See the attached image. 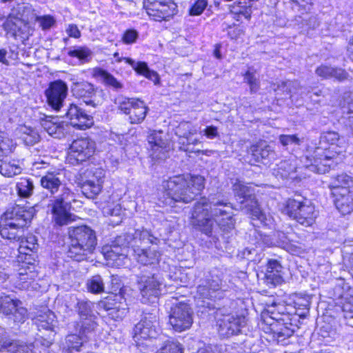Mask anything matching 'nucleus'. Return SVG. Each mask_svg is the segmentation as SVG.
Instances as JSON below:
<instances>
[{
  "label": "nucleus",
  "mask_w": 353,
  "mask_h": 353,
  "mask_svg": "<svg viewBox=\"0 0 353 353\" xmlns=\"http://www.w3.org/2000/svg\"><path fill=\"white\" fill-rule=\"evenodd\" d=\"M12 319L14 323H23L28 319V310L23 306L22 302L13 311V313L8 316Z\"/></svg>",
  "instance_id": "09e8293b"
},
{
  "label": "nucleus",
  "mask_w": 353,
  "mask_h": 353,
  "mask_svg": "<svg viewBox=\"0 0 353 353\" xmlns=\"http://www.w3.org/2000/svg\"><path fill=\"white\" fill-rule=\"evenodd\" d=\"M252 156L256 162L269 163L275 159V152L265 141L258 143L250 148Z\"/></svg>",
  "instance_id": "5701e85b"
},
{
  "label": "nucleus",
  "mask_w": 353,
  "mask_h": 353,
  "mask_svg": "<svg viewBox=\"0 0 353 353\" xmlns=\"http://www.w3.org/2000/svg\"><path fill=\"white\" fill-rule=\"evenodd\" d=\"M21 168L14 163L5 162L0 165V173L7 177H12L21 172Z\"/></svg>",
  "instance_id": "37998d69"
},
{
  "label": "nucleus",
  "mask_w": 353,
  "mask_h": 353,
  "mask_svg": "<svg viewBox=\"0 0 353 353\" xmlns=\"http://www.w3.org/2000/svg\"><path fill=\"white\" fill-rule=\"evenodd\" d=\"M133 244L132 249L137 245H139L141 248H145L143 245L149 243L157 244L159 239L152 236L148 230H136L132 234Z\"/></svg>",
  "instance_id": "72a5a7b5"
},
{
  "label": "nucleus",
  "mask_w": 353,
  "mask_h": 353,
  "mask_svg": "<svg viewBox=\"0 0 353 353\" xmlns=\"http://www.w3.org/2000/svg\"><path fill=\"white\" fill-rule=\"evenodd\" d=\"M135 101V99H129L120 96L115 99V103L118 105L121 111L125 114H128L131 108H133V104Z\"/></svg>",
  "instance_id": "8fccbe9b"
},
{
  "label": "nucleus",
  "mask_w": 353,
  "mask_h": 353,
  "mask_svg": "<svg viewBox=\"0 0 353 353\" xmlns=\"http://www.w3.org/2000/svg\"><path fill=\"white\" fill-rule=\"evenodd\" d=\"M112 242L114 243V245H119L125 250V248L130 244H133L132 234L129 233L122 234L119 236H117Z\"/></svg>",
  "instance_id": "6e6d98bb"
},
{
  "label": "nucleus",
  "mask_w": 353,
  "mask_h": 353,
  "mask_svg": "<svg viewBox=\"0 0 353 353\" xmlns=\"http://www.w3.org/2000/svg\"><path fill=\"white\" fill-rule=\"evenodd\" d=\"M279 140L284 147L300 144V139L295 134H281L279 137Z\"/></svg>",
  "instance_id": "13d9d810"
},
{
  "label": "nucleus",
  "mask_w": 353,
  "mask_h": 353,
  "mask_svg": "<svg viewBox=\"0 0 353 353\" xmlns=\"http://www.w3.org/2000/svg\"><path fill=\"white\" fill-rule=\"evenodd\" d=\"M65 115L70 125L79 130L89 128L94 123L93 117L76 104H70Z\"/></svg>",
  "instance_id": "2eb2a0df"
},
{
  "label": "nucleus",
  "mask_w": 353,
  "mask_h": 353,
  "mask_svg": "<svg viewBox=\"0 0 353 353\" xmlns=\"http://www.w3.org/2000/svg\"><path fill=\"white\" fill-rule=\"evenodd\" d=\"M21 301L10 295L0 296V313L9 316L21 304Z\"/></svg>",
  "instance_id": "f704fd0d"
},
{
  "label": "nucleus",
  "mask_w": 353,
  "mask_h": 353,
  "mask_svg": "<svg viewBox=\"0 0 353 353\" xmlns=\"http://www.w3.org/2000/svg\"><path fill=\"white\" fill-rule=\"evenodd\" d=\"M103 182L101 178L87 180L81 185V192L87 198L94 199L101 192Z\"/></svg>",
  "instance_id": "2f4dec72"
},
{
  "label": "nucleus",
  "mask_w": 353,
  "mask_h": 353,
  "mask_svg": "<svg viewBox=\"0 0 353 353\" xmlns=\"http://www.w3.org/2000/svg\"><path fill=\"white\" fill-rule=\"evenodd\" d=\"M321 141L329 143L331 149L345 150V143L343 137H341L338 132L334 131L325 132L321 135Z\"/></svg>",
  "instance_id": "473e14b6"
},
{
  "label": "nucleus",
  "mask_w": 353,
  "mask_h": 353,
  "mask_svg": "<svg viewBox=\"0 0 353 353\" xmlns=\"http://www.w3.org/2000/svg\"><path fill=\"white\" fill-rule=\"evenodd\" d=\"M244 81L249 85L251 93H256L260 88V82L255 75L248 71L244 74Z\"/></svg>",
  "instance_id": "864d4df0"
},
{
  "label": "nucleus",
  "mask_w": 353,
  "mask_h": 353,
  "mask_svg": "<svg viewBox=\"0 0 353 353\" xmlns=\"http://www.w3.org/2000/svg\"><path fill=\"white\" fill-rule=\"evenodd\" d=\"M148 141L152 151L150 156L153 159H163L166 158L168 143L161 138V132H154L148 136Z\"/></svg>",
  "instance_id": "4be33fe9"
},
{
  "label": "nucleus",
  "mask_w": 353,
  "mask_h": 353,
  "mask_svg": "<svg viewBox=\"0 0 353 353\" xmlns=\"http://www.w3.org/2000/svg\"><path fill=\"white\" fill-rule=\"evenodd\" d=\"M3 332L4 329L0 327V334ZM0 352L1 353H33L29 346L6 337L0 339Z\"/></svg>",
  "instance_id": "b1692460"
},
{
  "label": "nucleus",
  "mask_w": 353,
  "mask_h": 353,
  "mask_svg": "<svg viewBox=\"0 0 353 353\" xmlns=\"http://www.w3.org/2000/svg\"><path fill=\"white\" fill-rule=\"evenodd\" d=\"M274 332L278 342L282 345H285V341L294 334V330L285 326L274 330Z\"/></svg>",
  "instance_id": "603ef678"
},
{
  "label": "nucleus",
  "mask_w": 353,
  "mask_h": 353,
  "mask_svg": "<svg viewBox=\"0 0 353 353\" xmlns=\"http://www.w3.org/2000/svg\"><path fill=\"white\" fill-rule=\"evenodd\" d=\"M234 26H235L234 23H232V25H229L227 24L226 23H223L222 24V28L223 30L228 29L229 30L228 32V34L232 39L237 38L242 33V31L240 28H235Z\"/></svg>",
  "instance_id": "774afa93"
},
{
  "label": "nucleus",
  "mask_w": 353,
  "mask_h": 353,
  "mask_svg": "<svg viewBox=\"0 0 353 353\" xmlns=\"http://www.w3.org/2000/svg\"><path fill=\"white\" fill-rule=\"evenodd\" d=\"M351 190L342 189L339 192L337 190L332 193L334 203L337 210L343 214H348L353 211V196Z\"/></svg>",
  "instance_id": "412c9836"
},
{
  "label": "nucleus",
  "mask_w": 353,
  "mask_h": 353,
  "mask_svg": "<svg viewBox=\"0 0 353 353\" xmlns=\"http://www.w3.org/2000/svg\"><path fill=\"white\" fill-rule=\"evenodd\" d=\"M232 188L234 195L241 199L240 201L241 210L249 214L252 219L263 221L264 214L259 207L253 190L239 180L233 184Z\"/></svg>",
  "instance_id": "0eeeda50"
},
{
  "label": "nucleus",
  "mask_w": 353,
  "mask_h": 353,
  "mask_svg": "<svg viewBox=\"0 0 353 353\" xmlns=\"http://www.w3.org/2000/svg\"><path fill=\"white\" fill-rule=\"evenodd\" d=\"M157 317L154 314L147 313L134 328V338L137 340L155 338L157 335Z\"/></svg>",
  "instance_id": "4468645a"
},
{
  "label": "nucleus",
  "mask_w": 353,
  "mask_h": 353,
  "mask_svg": "<svg viewBox=\"0 0 353 353\" xmlns=\"http://www.w3.org/2000/svg\"><path fill=\"white\" fill-rule=\"evenodd\" d=\"M92 303L90 301L78 300L77 308L81 319L93 316L92 314Z\"/></svg>",
  "instance_id": "de8ad7c7"
},
{
  "label": "nucleus",
  "mask_w": 353,
  "mask_h": 353,
  "mask_svg": "<svg viewBox=\"0 0 353 353\" xmlns=\"http://www.w3.org/2000/svg\"><path fill=\"white\" fill-rule=\"evenodd\" d=\"M192 314L190 306L188 303L180 302L172 307L169 323L175 331H185L189 329L193 323Z\"/></svg>",
  "instance_id": "9d476101"
},
{
  "label": "nucleus",
  "mask_w": 353,
  "mask_h": 353,
  "mask_svg": "<svg viewBox=\"0 0 353 353\" xmlns=\"http://www.w3.org/2000/svg\"><path fill=\"white\" fill-rule=\"evenodd\" d=\"M227 275L219 268H213L209 272L206 285H199L198 292L205 299H216V292L223 293L228 290Z\"/></svg>",
  "instance_id": "6e6552de"
},
{
  "label": "nucleus",
  "mask_w": 353,
  "mask_h": 353,
  "mask_svg": "<svg viewBox=\"0 0 353 353\" xmlns=\"http://www.w3.org/2000/svg\"><path fill=\"white\" fill-rule=\"evenodd\" d=\"M343 257L345 265L353 277V253H349L347 250H346V246L343 247Z\"/></svg>",
  "instance_id": "e2e57ef3"
},
{
  "label": "nucleus",
  "mask_w": 353,
  "mask_h": 353,
  "mask_svg": "<svg viewBox=\"0 0 353 353\" xmlns=\"http://www.w3.org/2000/svg\"><path fill=\"white\" fill-rule=\"evenodd\" d=\"M265 281L268 285L270 284L275 286L281 283L282 277L279 272L269 270L265 274Z\"/></svg>",
  "instance_id": "bf43d9fd"
},
{
  "label": "nucleus",
  "mask_w": 353,
  "mask_h": 353,
  "mask_svg": "<svg viewBox=\"0 0 353 353\" xmlns=\"http://www.w3.org/2000/svg\"><path fill=\"white\" fill-rule=\"evenodd\" d=\"M101 305L108 312V315L114 320L123 319L128 313V307L125 302L111 303L108 300L102 302Z\"/></svg>",
  "instance_id": "bb28decb"
},
{
  "label": "nucleus",
  "mask_w": 353,
  "mask_h": 353,
  "mask_svg": "<svg viewBox=\"0 0 353 353\" xmlns=\"http://www.w3.org/2000/svg\"><path fill=\"white\" fill-rule=\"evenodd\" d=\"M204 181L200 175L181 174L169 178L163 183L162 202L170 206L176 202H191L204 188Z\"/></svg>",
  "instance_id": "7ed1b4c3"
},
{
  "label": "nucleus",
  "mask_w": 353,
  "mask_h": 353,
  "mask_svg": "<svg viewBox=\"0 0 353 353\" xmlns=\"http://www.w3.org/2000/svg\"><path fill=\"white\" fill-rule=\"evenodd\" d=\"M6 221H14L17 226L23 229L28 222L31 219L30 212L25 210L23 208L16 206L12 210H8L4 214Z\"/></svg>",
  "instance_id": "393cba45"
},
{
  "label": "nucleus",
  "mask_w": 353,
  "mask_h": 353,
  "mask_svg": "<svg viewBox=\"0 0 353 353\" xmlns=\"http://www.w3.org/2000/svg\"><path fill=\"white\" fill-rule=\"evenodd\" d=\"M344 151L342 149H323L318 147L314 152V155L307 157L311 163L306 165V168L311 172L317 174H325L332 168H334L342 161L340 154Z\"/></svg>",
  "instance_id": "39448f33"
},
{
  "label": "nucleus",
  "mask_w": 353,
  "mask_h": 353,
  "mask_svg": "<svg viewBox=\"0 0 353 353\" xmlns=\"http://www.w3.org/2000/svg\"><path fill=\"white\" fill-rule=\"evenodd\" d=\"M137 285L143 303H153L161 294L163 283L155 274L137 276Z\"/></svg>",
  "instance_id": "9b49d317"
},
{
  "label": "nucleus",
  "mask_w": 353,
  "mask_h": 353,
  "mask_svg": "<svg viewBox=\"0 0 353 353\" xmlns=\"http://www.w3.org/2000/svg\"><path fill=\"white\" fill-rule=\"evenodd\" d=\"M176 5L172 0H153L146 8L150 17L156 21H168L176 14Z\"/></svg>",
  "instance_id": "ddd939ff"
},
{
  "label": "nucleus",
  "mask_w": 353,
  "mask_h": 353,
  "mask_svg": "<svg viewBox=\"0 0 353 353\" xmlns=\"http://www.w3.org/2000/svg\"><path fill=\"white\" fill-rule=\"evenodd\" d=\"M232 204L223 199L201 198L193 208L191 223L196 229L210 236L214 228V221L223 231H230L234 228Z\"/></svg>",
  "instance_id": "f257e3e1"
},
{
  "label": "nucleus",
  "mask_w": 353,
  "mask_h": 353,
  "mask_svg": "<svg viewBox=\"0 0 353 353\" xmlns=\"http://www.w3.org/2000/svg\"><path fill=\"white\" fill-rule=\"evenodd\" d=\"M208 5V0H197L190 10V14L193 16L200 15Z\"/></svg>",
  "instance_id": "052dcab7"
},
{
  "label": "nucleus",
  "mask_w": 353,
  "mask_h": 353,
  "mask_svg": "<svg viewBox=\"0 0 353 353\" xmlns=\"http://www.w3.org/2000/svg\"><path fill=\"white\" fill-rule=\"evenodd\" d=\"M329 188L332 194L336 190L339 192L342 191V189L350 190L353 188V177L345 173L338 174L332 178Z\"/></svg>",
  "instance_id": "c85d7f7f"
},
{
  "label": "nucleus",
  "mask_w": 353,
  "mask_h": 353,
  "mask_svg": "<svg viewBox=\"0 0 353 353\" xmlns=\"http://www.w3.org/2000/svg\"><path fill=\"white\" fill-rule=\"evenodd\" d=\"M37 21L40 23L43 30H48L55 23L54 18L49 15L37 17Z\"/></svg>",
  "instance_id": "69168bd1"
},
{
  "label": "nucleus",
  "mask_w": 353,
  "mask_h": 353,
  "mask_svg": "<svg viewBox=\"0 0 353 353\" xmlns=\"http://www.w3.org/2000/svg\"><path fill=\"white\" fill-rule=\"evenodd\" d=\"M41 186L52 196L61 190V194L54 196L48 207H51L55 223L60 225H68L73 219L70 212L71 203L76 201L75 194L67 186L63 185V174L60 170L50 168L40 179Z\"/></svg>",
  "instance_id": "f03ea898"
},
{
  "label": "nucleus",
  "mask_w": 353,
  "mask_h": 353,
  "mask_svg": "<svg viewBox=\"0 0 353 353\" xmlns=\"http://www.w3.org/2000/svg\"><path fill=\"white\" fill-rule=\"evenodd\" d=\"M20 138L26 145H32L39 141L40 136L37 130L26 125L19 128Z\"/></svg>",
  "instance_id": "e433bc0d"
},
{
  "label": "nucleus",
  "mask_w": 353,
  "mask_h": 353,
  "mask_svg": "<svg viewBox=\"0 0 353 353\" xmlns=\"http://www.w3.org/2000/svg\"><path fill=\"white\" fill-rule=\"evenodd\" d=\"M68 54L76 57L82 63L88 62L92 57V51L86 46H76L68 50Z\"/></svg>",
  "instance_id": "58836bf2"
},
{
  "label": "nucleus",
  "mask_w": 353,
  "mask_h": 353,
  "mask_svg": "<svg viewBox=\"0 0 353 353\" xmlns=\"http://www.w3.org/2000/svg\"><path fill=\"white\" fill-rule=\"evenodd\" d=\"M68 235V256L79 262L87 260L97 244L95 232L88 226L80 225L69 228Z\"/></svg>",
  "instance_id": "20e7f679"
},
{
  "label": "nucleus",
  "mask_w": 353,
  "mask_h": 353,
  "mask_svg": "<svg viewBox=\"0 0 353 353\" xmlns=\"http://www.w3.org/2000/svg\"><path fill=\"white\" fill-rule=\"evenodd\" d=\"M40 124L45 131L56 139H61L68 133V125L58 117L45 115L40 119Z\"/></svg>",
  "instance_id": "a211bd4d"
},
{
  "label": "nucleus",
  "mask_w": 353,
  "mask_h": 353,
  "mask_svg": "<svg viewBox=\"0 0 353 353\" xmlns=\"http://www.w3.org/2000/svg\"><path fill=\"white\" fill-rule=\"evenodd\" d=\"M106 256L111 259H114V256H123L125 254L124 253L125 250L119 245H114L113 242L112 243V245L110 247L106 248Z\"/></svg>",
  "instance_id": "680f3d73"
},
{
  "label": "nucleus",
  "mask_w": 353,
  "mask_h": 353,
  "mask_svg": "<svg viewBox=\"0 0 353 353\" xmlns=\"http://www.w3.org/2000/svg\"><path fill=\"white\" fill-rule=\"evenodd\" d=\"M16 188L17 194L20 197L28 198L32 194L34 186L31 179L21 178L17 183Z\"/></svg>",
  "instance_id": "4c0bfd02"
},
{
  "label": "nucleus",
  "mask_w": 353,
  "mask_h": 353,
  "mask_svg": "<svg viewBox=\"0 0 353 353\" xmlns=\"http://www.w3.org/2000/svg\"><path fill=\"white\" fill-rule=\"evenodd\" d=\"M86 286L88 292L92 294H100L104 292L105 284L102 277L99 275H94L86 281Z\"/></svg>",
  "instance_id": "ea45409f"
},
{
  "label": "nucleus",
  "mask_w": 353,
  "mask_h": 353,
  "mask_svg": "<svg viewBox=\"0 0 353 353\" xmlns=\"http://www.w3.org/2000/svg\"><path fill=\"white\" fill-rule=\"evenodd\" d=\"M223 310V309L219 308L214 312L219 334L224 337L238 334L241 328L245 325V316L233 314H224Z\"/></svg>",
  "instance_id": "1a4fd4ad"
},
{
  "label": "nucleus",
  "mask_w": 353,
  "mask_h": 353,
  "mask_svg": "<svg viewBox=\"0 0 353 353\" xmlns=\"http://www.w3.org/2000/svg\"><path fill=\"white\" fill-rule=\"evenodd\" d=\"M196 128L191 123L185 121L181 122L175 129V134L179 138L178 141L180 145L189 143L190 136L196 134Z\"/></svg>",
  "instance_id": "c756f323"
},
{
  "label": "nucleus",
  "mask_w": 353,
  "mask_h": 353,
  "mask_svg": "<svg viewBox=\"0 0 353 353\" xmlns=\"http://www.w3.org/2000/svg\"><path fill=\"white\" fill-rule=\"evenodd\" d=\"M118 52L114 54V57L117 58L116 61L119 63L122 60H125L126 63L131 65L134 71L144 76L148 79L152 81L154 85H159L160 83V77L158 73L149 68L147 63L144 61L135 62L131 58L120 57Z\"/></svg>",
  "instance_id": "6ab92c4d"
},
{
  "label": "nucleus",
  "mask_w": 353,
  "mask_h": 353,
  "mask_svg": "<svg viewBox=\"0 0 353 353\" xmlns=\"http://www.w3.org/2000/svg\"><path fill=\"white\" fill-rule=\"evenodd\" d=\"M18 242L19 243L18 251L21 254L28 255L30 252L36 251L38 248L37 239L32 234L26 237L23 236Z\"/></svg>",
  "instance_id": "c9c22d12"
},
{
  "label": "nucleus",
  "mask_w": 353,
  "mask_h": 353,
  "mask_svg": "<svg viewBox=\"0 0 353 353\" xmlns=\"http://www.w3.org/2000/svg\"><path fill=\"white\" fill-rule=\"evenodd\" d=\"M72 92L77 98L83 99L84 102L88 105L96 108L100 104V101L96 99L97 90L90 83H74L72 87Z\"/></svg>",
  "instance_id": "f3484780"
},
{
  "label": "nucleus",
  "mask_w": 353,
  "mask_h": 353,
  "mask_svg": "<svg viewBox=\"0 0 353 353\" xmlns=\"http://www.w3.org/2000/svg\"><path fill=\"white\" fill-rule=\"evenodd\" d=\"M95 319V316H90V317L81 319V325L80 333L86 336L93 332L97 326Z\"/></svg>",
  "instance_id": "a18cd8bd"
},
{
  "label": "nucleus",
  "mask_w": 353,
  "mask_h": 353,
  "mask_svg": "<svg viewBox=\"0 0 353 353\" xmlns=\"http://www.w3.org/2000/svg\"><path fill=\"white\" fill-rule=\"evenodd\" d=\"M294 168L287 161H282L276 164V168L273 169V174L278 179H285L291 172H293Z\"/></svg>",
  "instance_id": "79ce46f5"
},
{
  "label": "nucleus",
  "mask_w": 353,
  "mask_h": 353,
  "mask_svg": "<svg viewBox=\"0 0 353 353\" xmlns=\"http://www.w3.org/2000/svg\"><path fill=\"white\" fill-rule=\"evenodd\" d=\"M138 38V32L135 30L130 29L126 30L122 37V41L125 44L134 43Z\"/></svg>",
  "instance_id": "338daca9"
},
{
  "label": "nucleus",
  "mask_w": 353,
  "mask_h": 353,
  "mask_svg": "<svg viewBox=\"0 0 353 353\" xmlns=\"http://www.w3.org/2000/svg\"><path fill=\"white\" fill-rule=\"evenodd\" d=\"M66 344L68 349L75 350L79 351L82 346L83 341V339L77 334H70L66 337Z\"/></svg>",
  "instance_id": "5fc2aeb1"
},
{
  "label": "nucleus",
  "mask_w": 353,
  "mask_h": 353,
  "mask_svg": "<svg viewBox=\"0 0 353 353\" xmlns=\"http://www.w3.org/2000/svg\"><path fill=\"white\" fill-rule=\"evenodd\" d=\"M157 353H183V351L179 343L173 341H166Z\"/></svg>",
  "instance_id": "4d7b16f0"
},
{
  "label": "nucleus",
  "mask_w": 353,
  "mask_h": 353,
  "mask_svg": "<svg viewBox=\"0 0 353 353\" xmlns=\"http://www.w3.org/2000/svg\"><path fill=\"white\" fill-rule=\"evenodd\" d=\"M334 68L325 65H321L316 69V74L324 79L332 78Z\"/></svg>",
  "instance_id": "0e129e2a"
},
{
  "label": "nucleus",
  "mask_w": 353,
  "mask_h": 353,
  "mask_svg": "<svg viewBox=\"0 0 353 353\" xmlns=\"http://www.w3.org/2000/svg\"><path fill=\"white\" fill-rule=\"evenodd\" d=\"M0 235L5 239L18 242L24 236V230L17 226L12 221H6L5 223L1 225Z\"/></svg>",
  "instance_id": "a878e982"
},
{
  "label": "nucleus",
  "mask_w": 353,
  "mask_h": 353,
  "mask_svg": "<svg viewBox=\"0 0 353 353\" xmlns=\"http://www.w3.org/2000/svg\"><path fill=\"white\" fill-rule=\"evenodd\" d=\"M302 87L298 81H282L278 85V89L287 92L288 94H299V90Z\"/></svg>",
  "instance_id": "49530a36"
},
{
  "label": "nucleus",
  "mask_w": 353,
  "mask_h": 353,
  "mask_svg": "<svg viewBox=\"0 0 353 353\" xmlns=\"http://www.w3.org/2000/svg\"><path fill=\"white\" fill-rule=\"evenodd\" d=\"M133 252L135 259L143 265L158 264L161 255L154 246L141 248L139 245H137L133 248Z\"/></svg>",
  "instance_id": "aec40b11"
},
{
  "label": "nucleus",
  "mask_w": 353,
  "mask_h": 353,
  "mask_svg": "<svg viewBox=\"0 0 353 353\" xmlns=\"http://www.w3.org/2000/svg\"><path fill=\"white\" fill-rule=\"evenodd\" d=\"M285 211L290 218L305 227L312 225L319 215L314 205L305 199H289Z\"/></svg>",
  "instance_id": "423d86ee"
},
{
  "label": "nucleus",
  "mask_w": 353,
  "mask_h": 353,
  "mask_svg": "<svg viewBox=\"0 0 353 353\" xmlns=\"http://www.w3.org/2000/svg\"><path fill=\"white\" fill-rule=\"evenodd\" d=\"M32 10V6L28 3H18L13 7L10 13L16 17H19V19H22L23 17L28 18Z\"/></svg>",
  "instance_id": "3c124183"
},
{
  "label": "nucleus",
  "mask_w": 353,
  "mask_h": 353,
  "mask_svg": "<svg viewBox=\"0 0 353 353\" xmlns=\"http://www.w3.org/2000/svg\"><path fill=\"white\" fill-rule=\"evenodd\" d=\"M100 76L102 78L104 83L114 90L119 91L123 88V84L119 82L112 74L105 70H101Z\"/></svg>",
  "instance_id": "c03bdc74"
},
{
  "label": "nucleus",
  "mask_w": 353,
  "mask_h": 353,
  "mask_svg": "<svg viewBox=\"0 0 353 353\" xmlns=\"http://www.w3.org/2000/svg\"><path fill=\"white\" fill-rule=\"evenodd\" d=\"M23 25V19H20L19 17H16L10 13L3 23V27L6 30L12 32L13 34H16L21 31Z\"/></svg>",
  "instance_id": "a19ab883"
},
{
  "label": "nucleus",
  "mask_w": 353,
  "mask_h": 353,
  "mask_svg": "<svg viewBox=\"0 0 353 353\" xmlns=\"http://www.w3.org/2000/svg\"><path fill=\"white\" fill-rule=\"evenodd\" d=\"M96 150V143L89 137H81L72 141L70 146V158L78 163L90 159Z\"/></svg>",
  "instance_id": "f8f14e48"
},
{
  "label": "nucleus",
  "mask_w": 353,
  "mask_h": 353,
  "mask_svg": "<svg viewBox=\"0 0 353 353\" xmlns=\"http://www.w3.org/2000/svg\"><path fill=\"white\" fill-rule=\"evenodd\" d=\"M67 92L68 86L61 80L51 82L45 92L48 104L56 110H59L62 106Z\"/></svg>",
  "instance_id": "dca6fc26"
},
{
  "label": "nucleus",
  "mask_w": 353,
  "mask_h": 353,
  "mask_svg": "<svg viewBox=\"0 0 353 353\" xmlns=\"http://www.w3.org/2000/svg\"><path fill=\"white\" fill-rule=\"evenodd\" d=\"M148 108L143 101L136 99L133 108L128 113L129 120L131 123H141L145 118Z\"/></svg>",
  "instance_id": "7c9ffc66"
},
{
  "label": "nucleus",
  "mask_w": 353,
  "mask_h": 353,
  "mask_svg": "<svg viewBox=\"0 0 353 353\" xmlns=\"http://www.w3.org/2000/svg\"><path fill=\"white\" fill-rule=\"evenodd\" d=\"M34 322L39 330H46L51 332H53L57 324L54 314L47 309L39 312L35 317Z\"/></svg>",
  "instance_id": "cd10ccee"
}]
</instances>
